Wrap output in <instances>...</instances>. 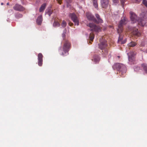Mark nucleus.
<instances>
[{
    "label": "nucleus",
    "mask_w": 147,
    "mask_h": 147,
    "mask_svg": "<svg viewBox=\"0 0 147 147\" xmlns=\"http://www.w3.org/2000/svg\"><path fill=\"white\" fill-rule=\"evenodd\" d=\"M127 21L126 18H122L120 21L118 25V28L117 29V32L119 34V36L118 40V43L120 44H122L125 43L126 41V39L123 40V36L120 34L122 32L123 30V26L126 23Z\"/></svg>",
    "instance_id": "f257e3e1"
},
{
    "label": "nucleus",
    "mask_w": 147,
    "mask_h": 147,
    "mask_svg": "<svg viewBox=\"0 0 147 147\" xmlns=\"http://www.w3.org/2000/svg\"><path fill=\"white\" fill-rule=\"evenodd\" d=\"M71 47V45L69 41L67 40H65L63 42V52H62L61 48L60 47L59 49V51L60 55L62 56H64L68 55V52Z\"/></svg>",
    "instance_id": "f03ea898"
},
{
    "label": "nucleus",
    "mask_w": 147,
    "mask_h": 147,
    "mask_svg": "<svg viewBox=\"0 0 147 147\" xmlns=\"http://www.w3.org/2000/svg\"><path fill=\"white\" fill-rule=\"evenodd\" d=\"M113 68L114 69H117L119 71L120 74L122 75L125 73L126 71V68L125 65L123 64L117 63L113 66Z\"/></svg>",
    "instance_id": "7ed1b4c3"
},
{
    "label": "nucleus",
    "mask_w": 147,
    "mask_h": 147,
    "mask_svg": "<svg viewBox=\"0 0 147 147\" xmlns=\"http://www.w3.org/2000/svg\"><path fill=\"white\" fill-rule=\"evenodd\" d=\"M90 28V30L96 32L100 31L101 28L98 26L94 24L90 23L88 25Z\"/></svg>",
    "instance_id": "20e7f679"
},
{
    "label": "nucleus",
    "mask_w": 147,
    "mask_h": 147,
    "mask_svg": "<svg viewBox=\"0 0 147 147\" xmlns=\"http://www.w3.org/2000/svg\"><path fill=\"white\" fill-rule=\"evenodd\" d=\"M69 15L71 20L74 23L75 25H76L77 26L79 25V20L77 16L74 13H70Z\"/></svg>",
    "instance_id": "39448f33"
},
{
    "label": "nucleus",
    "mask_w": 147,
    "mask_h": 147,
    "mask_svg": "<svg viewBox=\"0 0 147 147\" xmlns=\"http://www.w3.org/2000/svg\"><path fill=\"white\" fill-rule=\"evenodd\" d=\"M13 9L15 10L19 11H23L25 10L24 8L18 4H16L13 6Z\"/></svg>",
    "instance_id": "423d86ee"
},
{
    "label": "nucleus",
    "mask_w": 147,
    "mask_h": 147,
    "mask_svg": "<svg viewBox=\"0 0 147 147\" xmlns=\"http://www.w3.org/2000/svg\"><path fill=\"white\" fill-rule=\"evenodd\" d=\"M107 46V41L105 40L100 42L98 44L99 48L101 50H102L106 48Z\"/></svg>",
    "instance_id": "0eeeda50"
},
{
    "label": "nucleus",
    "mask_w": 147,
    "mask_h": 147,
    "mask_svg": "<svg viewBox=\"0 0 147 147\" xmlns=\"http://www.w3.org/2000/svg\"><path fill=\"white\" fill-rule=\"evenodd\" d=\"M130 18L132 23H134L137 21V17L136 15L132 11L130 12Z\"/></svg>",
    "instance_id": "6e6552de"
},
{
    "label": "nucleus",
    "mask_w": 147,
    "mask_h": 147,
    "mask_svg": "<svg viewBox=\"0 0 147 147\" xmlns=\"http://www.w3.org/2000/svg\"><path fill=\"white\" fill-rule=\"evenodd\" d=\"M109 0H100V3L102 7L106 8L108 6Z\"/></svg>",
    "instance_id": "1a4fd4ad"
},
{
    "label": "nucleus",
    "mask_w": 147,
    "mask_h": 147,
    "mask_svg": "<svg viewBox=\"0 0 147 147\" xmlns=\"http://www.w3.org/2000/svg\"><path fill=\"white\" fill-rule=\"evenodd\" d=\"M131 31L132 34L136 36H139L141 35L140 33L138 31V29L135 28H133L131 29Z\"/></svg>",
    "instance_id": "9d476101"
},
{
    "label": "nucleus",
    "mask_w": 147,
    "mask_h": 147,
    "mask_svg": "<svg viewBox=\"0 0 147 147\" xmlns=\"http://www.w3.org/2000/svg\"><path fill=\"white\" fill-rule=\"evenodd\" d=\"M43 55L41 53H39L38 55V65L39 66H41L42 64Z\"/></svg>",
    "instance_id": "9b49d317"
},
{
    "label": "nucleus",
    "mask_w": 147,
    "mask_h": 147,
    "mask_svg": "<svg viewBox=\"0 0 147 147\" xmlns=\"http://www.w3.org/2000/svg\"><path fill=\"white\" fill-rule=\"evenodd\" d=\"M86 16L87 18L89 20H92L94 22L96 21V19L90 13H87Z\"/></svg>",
    "instance_id": "f8f14e48"
},
{
    "label": "nucleus",
    "mask_w": 147,
    "mask_h": 147,
    "mask_svg": "<svg viewBox=\"0 0 147 147\" xmlns=\"http://www.w3.org/2000/svg\"><path fill=\"white\" fill-rule=\"evenodd\" d=\"M95 16L97 19V20L96 19V21H94V22L97 24L103 23V20L100 18V16L98 14H95Z\"/></svg>",
    "instance_id": "ddd939ff"
},
{
    "label": "nucleus",
    "mask_w": 147,
    "mask_h": 147,
    "mask_svg": "<svg viewBox=\"0 0 147 147\" xmlns=\"http://www.w3.org/2000/svg\"><path fill=\"white\" fill-rule=\"evenodd\" d=\"M42 21V15H40L36 19V22L38 25H41Z\"/></svg>",
    "instance_id": "4468645a"
},
{
    "label": "nucleus",
    "mask_w": 147,
    "mask_h": 147,
    "mask_svg": "<svg viewBox=\"0 0 147 147\" xmlns=\"http://www.w3.org/2000/svg\"><path fill=\"white\" fill-rule=\"evenodd\" d=\"M100 60V58L99 57L98 55H95L93 56V59L92 60L96 63L98 62Z\"/></svg>",
    "instance_id": "2eb2a0df"
},
{
    "label": "nucleus",
    "mask_w": 147,
    "mask_h": 147,
    "mask_svg": "<svg viewBox=\"0 0 147 147\" xmlns=\"http://www.w3.org/2000/svg\"><path fill=\"white\" fill-rule=\"evenodd\" d=\"M47 3H45L42 5L39 9V11L40 12H43L46 8L47 6Z\"/></svg>",
    "instance_id": "dca6fc26"
},
{
    "label": "nucleus",
    "mask_w": 147,
    "mask_h": 147,
    "mask_svg": "<svg viewBox=\"0 0 147 147\" xmlns=\"http://www.w3.org/2000/svg\"><path fill=\"white\" fill-rule=\"evenodd\" d=\"M94 37V34L92 33H90L89 36V38L90 41H89V43H91V42H92L93 40Z\"/></svg>",
    "instance_id": "f3484780"
},
{
    "label": "nucleus",
    "mask_w": 147,
    "mask_h": 147,
    "mask_svg": "<svg viewBox=\"0 0 147 147\" xmlns=\"http://www.w3.org/2000/svg\"><path fill=\"white\" fill-rule=\"evenodd\" d=\"M138 23L139 24L143 26L145 25V21L144 20H143L142 19H139L138 20Z\"/></svg>",
    "instance_id": "a211bd4d"
},
{
    "label": "nucleus",
    "mask_w": 147,
    "mask_h": 147,
    "mask_svg": "<svg viewBox=\"0 0 147 147\" xmlns=\"http://www.w3.org/2000/svg\"><path fill=\"white\" fill-rule=\"evenodd\" d=\"M142 66L144 70L146 73H147V64H143L142 65Z\"/></svg>",
    "instance_id": "6ab92c4d"
},
{
    "label": "nucleus",
    "mask_w": 147,
    "mask_h": 147,
    "mask_svg": "<svg viewBox=\"0 0 147 147\" xmlns=\"http://www.w3.org/2000/svg\"><path fill=\"white\" fill-rule=\"evenodd\" d=\"M15 17L17 19H19L22 17L23 15L19 13H17L16 14Z\"/></svg>",
    "instance_id": "aec40b11"
},
{
    "label": "nucleus",
    "mask_w": 147,
    "mask_h": 147,
    "mask_svg": "<svg viewBox=\"0 0 147 147\" xmlns=\"http://www.w3.org/2000/svg\"><path fill=\"white\" fill-rule=\"evenodd\" d=\"M136 45V42H131L128 44V46L129 47H134Z\"/></svg>",
    "instance_id": "412c9836"
},
{
    "label": "nucleus",
    "mask_w": 147,
    "mask_h": 147,
    "mask_svg": "<svg viewBox=\"0 0 147 147\" xmlns=\"http://www.w3.org/2000/svg\"><path fill=\"white\" fill-rule=\"evenodd\" d=\"M53 25L55 27L59 26L60 24L58 22L55 21L53 23Z\"/></svg>",
    "instance_id": "4be33fe9"
},
{
    "label": "nucleus",
    "mask_w": 147,
    "mask_h": 147,
    "mask_svg": "<svg viewBox=\"0 0 147 147\" xmlns=\"http://www.w3.org/2000/svg\"><path fill=\"white\" fill-rule=\"evenodd\" d=\"M67 24L66 22L64 20L63 21L61 24V26L63 27H65L66 26Z\"/></svg>",
    "instance_id": "5701e85b"
},
{
    "label": "nucleus",
    "mask_w": 147,
    "mask_h": 147,
    "mask_svg": "<svg viewBox=\"0 0 147 147\" xmlns=\"http://www.w3.org/2000/svg\"><path fill=\"white\" fill-rule=\"evenodd\" d=\"M134 59H135L134 57H130L129 56V61H134Z\"/></svg>",
    "instance_id": "b1692460"
},
{
    "label": "nucleus",
    "mask_w": 147,
    "mask_h": 147,
    "mask_svg": "<svg viewBox=\"0 0 147 147\" xmlns=\"http://www.w3.org/2000/svg\"><path fill=\"white\" fill-rule=\"evenodd\" d=\"M142 3L143 4L147 7V0H143Z\"/></svg>",
    "instance_id": "393cba45"
},
{
    "label": "nucleus",
    "mask_w": 147,
    "mask_h": 147,
    "mask_svg": "<svg viewBox=\"0 0 147 147\" xmlns=\"http://www.w3.org/2000/svg\"><path fill=\"white\" fill-rule=\"evenodd\" d=\"M145 46V43L144 42H142L140 45V47H144Z\"/></svg>",
    "instance_id": "a878e982"
},
{
    "label": "nucleus",
    "mask_w": 147,
    "mask_h": 147,
    "mask_svg": "<svg viewBox=\"0 0 147 147\" xmlns=\"http://www.w3.org/2000/svg\"><path fill=\"white\" fill-rule=\"evenodd\" d=\"M47 13L49 15V16H50L51 15L52 13V12L51 10H49L47 12Z\"/></svg>",
    "instance_id": "bb28decb"
},
{
    "label": "nucleus",
    "mask_w": 147,
    "mask_h": 147,
    "mask_svg": "<svg viewBox=\"0 0 147 147\" xmlns=\"http://www.w3.org/2000/svg\"><path fill=\"white\" fill-rule=\"evenodd\" d=\"M62 36L63 40H64L65 37V34L63 33L62 34Z\"/></svg>",
    "instance_id": "cd10ccee"
},
{
    "label": "nucleus",
    "mask_w": 147,
    "mask_h": 147,
    "mask_svg": "<svg viewBox=\"0 0 147 147\" xmlns=\"http://www.w3.org/2000/svg\"><path fill=\"white\" fill-rule=\"evenodd\" d=\"M141 1V0H135V2L137 3H139Z\"/></svg>",
    "instance_id": "c85d7f7f"
},
{
    "label": "nucleus",
    "mask_w": 147,
    "mask_h": 147,
    "mask_svg": "<svg viewBox=\"0 0 147 147\" xmlns=\"http://www.w3.org/2000/svg\"><path fill=\"white\" fill-rule=\"evenodd\" d=\"M68 24L70 26H71L73 25V23L71 22H69Z\"/></svg>",
    "instance_id": "c756f323"
},
{
    "label": "nucleus",
    "mask_w": 147,
    "mask_h": 147,
    "mask_svg": "<svg viewBox=\"0 0 147 147\" xmlns=\"http://www.w3.org/2000/svg\"><path fill=\"white\" fill-rule=\"evenodd\" d=\"M113 2L114 3H117L118 2V0H113Z\"/></svg>",
    "instance_id": "7c9ffc66"
},
{
    "label": "nucleus",
    "mask_w": 147,
    "mask_h": 147,
    "mask_svg": "<svg viewBox=\"0 0 147 147\" xmlns=\"http://www.w3.org/2000/svg\"><path fill=\"white\" fill-rule=\"evenodd\" d=\"M8 11L9 12H12L13 11L12 9H9L8 10Z\"/></svg>",
    "instance_id": "2f4dec72"
},
{
    "label": "nucleus",
    "mask_w": 147,
    "mask_h": 147,
    "mask_svg": "<svg viewBox=\"0 0 147 147\" xmlns=\"http://www.w3.org/2000/svg\"><path fill=\"white\" fill-rule=\"evenodd\" d=\"M7 5H9V3H7Z\"/></svg>",
    "instance_id": "473e14b6"
},
{
    "label": "nucleus",
    "mask_w": 147,
    "mask_h": 147,
    "mask_svg": "<svg viewBox=\"0 0 147 147\" xmlns=\"http://www.w3.org/2000/svg\"><path fill=\"white\" fill-rule=\"evenodd\" d=\"M1 5H3V3H1Z\"/></svg>",
    "instance_id": "72a5a7b5"
},
{
    "label": "nucleus",
    "mask_w": 147,
    "mask_h": 147,
    "mask_svg": "<svg viewBox=\"0 0 147 147\" xmlns=\"http://www.w3.org/2000/svg\"><path fill=\"white\" fill-rule=\"evenodd\" d=\"M146 53H147V49H146Z\"/></svg>",
    "instance_id": "f704fd0d"
},
{
    "label": "nucleus",
    "mask_w": 147,
    "mask_h": 147,
    "mask_svg": "<svg viewBox=\"0 0 147 147\" xmlns=\"http://www.w3.org/2000/svg\"><path fill=\"white\" fill-rule=\"evenodd\" d=\"M107 52H106V53H107Z\"/></svg>",
    "instance_id": "c9c22d12"
}]
</instances>
